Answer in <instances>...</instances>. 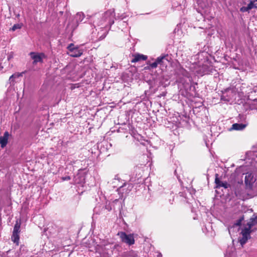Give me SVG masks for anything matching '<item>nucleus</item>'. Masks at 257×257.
<instances>
[{
  "instance_id": "nucleus-1",
  "label": "nucleus",
  "mask_w": 257,
  "mask_h": 257,
  "mask_svg": "<svg viewBox=\"0 0 257 257\" xmlns=\"http://www.w3.org/2000/svg\"><path fill=\"white\" fill-rule=\"evenodd\" d=\"M215 183L216 184V188H219L220 187H223L225 189L230 188V189L234 191L236 196L240 199L245 200L253 197L251 195H249L248 194L245 195L240 191L239 189L241 188V187H243L242 182H238L236 186L237 188H234V187L231 186L230 184H228L226 182L221 181L218 178V174H216Z\"/></svg>"
},
{
  "instance_id": "nucleus-2",
  "label": "nucleus",
  "mask_w": 257,
  "mask_h": 257,
  "mask_svg": "<svg viewBox=\"0 0 257 257\" xmlns=\"http://www.w3.org/2000/svg\"><path fill=\"white\" fill-rule=\"evenodd\" d=\"M171 57L168 54H163L158 57L153 63L148 61L147 63V66L145 67L146 70H151L156 68L158 65L162 70L166 68L170 63Z\"/></svg>"
},
{
  "instance_id": "nucleus-3",
  "label": "nucleus",
  "mask_w": 257,
  "mask_h": 257,
  "mask_svg": "<svg viewBox=\"0 0 257 257\" xmlns=\"http://www.w3.org/2000/svg\"><path fill=\"white\" fill-rule=\"evenodd\" d=\"M256 224H257V215H254L247 222V226L245 227L241 231L242 237L240 239L239 242L242 246L250 238V229Z\"/></svg>"
},
{
  "instance_id": "nucleus-4",
  "label": "nucleus",
  "mask_w": 257,
  "mask_h": 257,
  "mask_svg": "<svg viewBox=\"0 0 257 257\" xmlns=\"http://www.w3.org/2000/svg\"><path fill=\"white\" fill-rule=\"evenodd\" d=\"M114 10H109L103 14L101 20L99 22L98 25L106 29L110 28L114 23Z\"/></svg>"
},
{
  "instance_id": "nucleus-5",
  "label": "nucleus",
  "mask_w": 257,
  "mask_h": 257,
  "mask_svg": "<svg viewBox=\"0 0 257 257\" xmlns=\"http://www.w3.org/2000/svg\"><path fill=\"white\" fill-rule=\"evenodd\" d=\"M190 70L194 74L203 76L204 75L209 74L211 72V67L206 64L201 65L197 62H194L191 64L190 67Z\"/></svg>"
},
{
  "instance_id": "nucleus-6",
  "label": "nucleus",
  "mask_w": 257,
  "mask_h": 257,
  "mask_svg": "<svg viewBox=\"0 0 257 257\" xmlns=\"http://www.w3.org/2000/svg\"><path fill=\"white\" fill-rule=\"evenodd\" d=\"M236 91L232 89H227L223 92L221 96V100L230 103L234 101L236 98Z\"/></svg>"
},
{
  "instance_id": "nucleus-7",
  "label": "nucleus",
  "mask_w": 257,
  "mask_h": 257,
  "mask_svg": "<svg viewBox=\"0 0 257 257\" xmlns=\"http://www.w3.org/2000/svg\"><path fill=\"white\" fill-rule=\"evenodd\" d=\"M117 235H118L122 242L125 243L126 244L131 245L135 243V239L133 234H126L124 232H118Z\"/></svg>"
},
{
  "instance_id": "nucleus-8",
  "label": "nucleus",
  "mask_w": 257,
  "mask_h": 257,
  "mask_svg": "<svg viewBox=\"0 0 257 257\" xmlns=\"http://www.w3.org/2000/svg\"><path fill=\"white\" fill-rule=\"evenodd\" d=\"M133 185L132 183H124L117 188V190L120 195L119 198H122L124 194H128L133 189Z\"/></svg>"
},
{
  "instance_id": "nucleus-9",
  "label": "nucleus",
  "mask_w": 257,
  "mask_h": 257,
  "mask_svg": "<svg viewBox=\"0 0 257 257\" xmlns=\"http://www.w3.org/2000/svg\"><path fill=\"white\" fill-rule=\"evenodd\" d=\"M85 173L82 170H79L73 178L74 183L83 186L85 183Z\"/></svg>"
},
{
  "instance_id": "nucleus-10",
  "label": "nucleus",
  "mask_w": 257,
  "mask_h": 257,
  "mask_svg": "<svg viewBox=\"0 0 257 257\" xmlns=\"http://www.w3.org/2000/svg\"><path fill=\"white\" fill-rule=\"evenodd\" d=\"M67 49L69 50L68 53L71 57H78L80 56L83 53L82 50L79 49L78 47H75L73 44L69 45Z\"/></svg>"
},
{
  "instance_id": "nucleus-11",
  "label": "nucleus",
  "mask_w": 257,
  "mask_h": 257,
  "mask_svg": "<svg viewBox=\"0 0 257 257\" xmlns=\"http://www.w3.org/2000/svg\"><path fill=\"white\" fill-rule=\"evenodd\" d=\"M20 228V224L17 222L14 226L13 234L12 235V240L13 242L16 243L17 245L19 244V232Z\"/></svg>"
},
{
  "instance_id": "nucleus-12",
  "label": "nucleus",
  "mask_w": 257,
  "mask_h": 257,
  "mask_svg": "<svg viewBox=\"0 0 257 257\" xmlns=\"http://www.w3.org/2000/svg\"><path fill=\"white\" fill-rule=\"evenodd\" d=\"M256 179L254 177L253 175L251 173H247L245 176V183L246 186V190L250 189L255 182Z\"/></svg>"
},
{
  "instance_id": "nucleus-13",
  "label": "nucleus",
  "mask_w": 257,
  "mask_h": 257,
  "mask_svg": "<svg viewBox=\"0 0 257 257\" xmlns=\"http://www.w3.org/2000/svg\"><path fill=\"white\" fill-rule=\"evenodd\" d=\"M31 58L33 60V64H36L38 62L42 63L43 60L45 58V55L43 53L31 52L30 53Z\"/></svg>"
},
{
  "instance_id": "nucleus-14",
  "label": "nucleus",
  "mask_w": 257,
  "mask_h": 257,
  "mask_svg": "<svg viewBox=\"0 0 257 257\" xmlns=\"http://www.w3.org/2000/svg\"><path fill=\"white\" fill-rule=\"evenodd\" d=\"M133 57L131 61L132 63H136L141 60H146L148 58L147 56L141 54H136L133 55Z\"/></svg>"
},
{
  "instance_id": "nucleus-15",
  "label": "nucleus",
  "mask_w": 257,
  "mask_h": 257,
  "mask_svg": "<svg viewBox=\"0 0 257 257\" xmlns=\"http://www.w3.org/2000/svg\"><path fill=\"white\" fill-rule=\"evenodd\" d=\"M9 134L8 132H5L4 136L0 137V145L2 148H4L6 146L8 143Z\"/></svg>"
},
{
  "instance_id": "nucleus-16",
  "label": "nucleus",
  "mask_w": 257,
  "mask_h": 257,
  "mask_svg": "<svg viewBox=\"0 0 257 257\" xmlns=\"http://www.w3.org/2000/svg\"><path fill=\"white\" fill-rule=\"evenodd\" d=\"M112 245H113L112 244L105 245L104 249L106 250V252L104 251V252L101 254V257H110L112 250H110L109 248H111V246Z\"/></svg>"
},
{
  "instance_id": "nucleus-17",
  "label": "nucleus",
  "mask_w": 257,
  "mask_h": 257,
  "mask_svg": "<svg viewBox=\"0 0 257 257\" xmlns=\"http://www.w3.org/2000/svg\"><path fill=\"white\" fill-rule=\"evenodd\" d=\"M246 125L243 123H235L232 125L231 127L229 129L230 131L231 130H236V131H241L243 130Z\"/></svg>"
},
{
  "instance_id": "nucleus-18",
  "label": "nucleus",
  "mask_w": 257,
  "mask_h": 257,
  "mask_svg": "<svg viewBox=\"0 0 257 257\" xmlns=\"http://www.w3.org/2000/svg\"><path fill=\"white\" fill-rule=\"evenodd\" d=\"M123 255L124 257H137L138 252L132 250L124 252Z\"/></svg>"
},
{
  "instance_id": "nucleus-19",
  "label": "nucleus",
  "mask_w": 257,
  "mask_h": 257,
  "mask_svg": "<svg viewBox=\"0 0 257 257\" xmlns=\"http://www.w3.org/2000/svg\"><path fill=\"white\" fill-rule=\"evenodd\" d=\"M84 18V15L83 13L80 12L78 13L75 16V20L77 23L81 22Z\"/></svg>"
},
{
  "instance_id": "nucleus-20",
  "label": "nucleus",
  "mask_w": 257,
  "mask_h": 257,
  "mask_svg": "<svg viewBox=\"0 0 257 257\" xmlns=\"http://www.w3.org/2000/svg\"><path fill=\"white\" fill-rule=\"evenodd\" d=\"M23 26L22 24H15L12 28H11V30L12 31H15L17 29H20Z\"/></svg>"
},
{
  "instance_id": "nucleus-21",
  "label": "nucleus",
  "mask_w": 257,
  "mask_h": 257,
  "mask_svg": "<svg viewBox=\"0 0 257 257\" xmlns=\"http://www.w3.org/2000/svg\"><path fill=\"white\" fill-rule=\"evenodd\" d=\"M180 72L184 76L187 77H189V74L186 71L185 69L183 68H180Z\"/></svg>"
},
{
  "instance_id": "nucleus-22",
  "label": "nucleus",
  "mask_w": 257,
  "mask_h": 257,
  "mask_svg": "<svg viewBox=\"0 0 257 257\" xmlns=\"http://www.w3.org/2000/svg\"><path fill=\"white\" fill-rule=\"evenodd\" d=\"M20 76V75H18V74H13L10 77V81H13L14 80V78H16V77H18Z\"/></svg>"
},
{
  "instance_id": "nucleus-23",
  "label": "nucleus",
  "mask_w": 257,
  "mask_h": 257,
  "mask_svg": "<svg viewBox=\"0 0 257 257\" xmlns=\"http://www.w3.org/2000/svg\"><path fill=\"white\" fill-rule=\"evenodd\" d=\"M61 179L63 181H68V180H70L71 179V178L70 176H66V177H63L61 178Z\"/></svg>"
},
{
  "instance_id": "nucleus-24",
  "label": "nucleus",
  "mask_w": 257,
  "mask_h": 257,
  "mask_svg": "<svg viewBox=\"0 0 257 257\" xmlns=\"http://www.w3.org/2000/svg\"><path fill=\"white\" fill-rule=\"evenodd\" d=\"M233 256V253H230L228 252V251H226V253L224 254V257H232Z\"/></svg>"
},
{
  "instance_id": "nucleus-25",
  "label": "nucleus",
  "mask_w": 257,
  "mask_h": 257,
  "mask_svg": "<svg viewBox=\"0 0 257 257\" xmlns=\"http://www.w3.org/2000/svg\"><path fill=\"white\" fill-rule=\"evenodd\" d=\"M106 32H104L103 33V34L101 36H100V37L98 39L99 40H101L103 39L106 37Z\"/></svg>"
},
{
  "instance_id": "nucleus-26",
  "label": "nucleus",
  "mask_w": 257,
  "mask_h": 257,
  "mask_svg": "<svg viewBox=\"0 0 257 257\" xmlns=\"http://www.w3.org/2000/svg\"><path fill=\"white\" fill-rule=\"evenodd\" d=\"M118 181H119L118 179L117 178H115L113 180L112 183L114 184H115Z\"/></svg>"
},
{
  "instance_id": "nucleus-27",
  "label": "nucleus",
  "mask_w": 257,
  "mask_h": 257,
  "mask_svg": "<svg viewBox=\"0 0 257 257\" xmlns=\"http://www.w3.org/2000/svg\"><path fill=\"white\" fill-rule=\"evenodd\" d=\"M241 219H240L239 220H238L237 222L235 224L237 226H239L241 224Z\"/></svg>"
},
{
  "instance_id": "nucleus-28",
  "label": "nucleus",
  "mask_w": 257,
  "mask_h": 257,
  "mask_svg": "<svg viewBox=\"0 0 257 257\" xmlns=\"http://www.w3.org/2000/svg\"><path fill=\"white\" fill-rule=\"evenodd\" d=\"M117 17L119 18V19H123L125 17V16H124L123 15H121L120 17L119 16H117Z\"/></svg>"
},
{
  "instance_id": "nucleus-29",
  "label": "nucleus",
  "mask_w": 257,
  "mask_h": 257,
  "mask_svg": "<svg viewBox=\"0 0 257 257\" xmlns=\"http://www.w3.org/2000/svg\"><path fill=\"white\" fill-rule=\"evenodd\" d=\"M157 257H162V254L161 253H159L157 254Z\"/></svg>"
},
{
  "instance_id": "nucleus-30",
  "label": "nucleus",
  "mask_w": 257,
  "mask_h": 257,
  "mask_svg": "<svg viewBox=\"0 0 257 257\" xmlns=\"http://www.w3.org/2000/svg\"><path fill=\"white\" fill-rule=\"evenodd\" d=\"M106 209H108V210H110L111 209V208H109V207H106Z\"/></svg>"
},
{
  "instance_id": "nucleus-31",
  "label": "nucleus",
  "mask_w": 257,
  "mask_h": 257,
  "mask_svg": "<svg viewBox=\"0 0 257 257\" xmlns=\"http://www.w3.org/2000/svg\"><path fill=\"white\" fill-rule=\"evenodd\" d=\"M131 181H132V182H133V181H135V180H133V178H131Z\"/></svg>"
},
{
  "instance_id": "nucleus-32",
  "label": "nucleus",
  "mask_w": 257,
  "mask_h": 257,
  "mask_svg": "<svg viewBox=\"0 0 257 257\" xmlns=\"http://www.w3.org/2000/svg\"><path fill=\"white\" fill-rule=\"evenodd\" d=\"M141 176H139V177H138V180H139V178L141 177Z\"/></svg>"
},
{
  "instance_id": "nucleus-33",
  "label": "nucleus",
  "mask_w": 257,
  "mask_h": 257,
  "mask_svg": "<svg viewBox=\"0 0 257 257\" xmlns=\"http://www.w3.org/2000/svg\"><path fill=\"white\" fill-rule=\"evenodd\" d=\"M122 23H123V24H125V22H124V21H123V22H122Z\"/></svg>"
}]
</instances>
